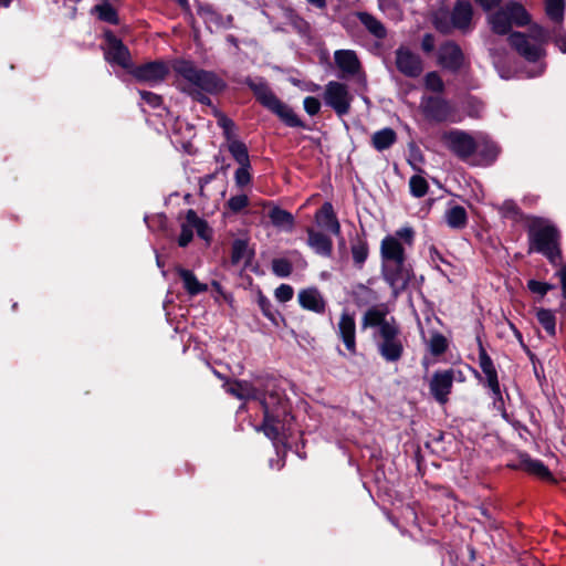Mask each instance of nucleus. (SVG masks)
Instances as JSON below:
<instances>
[{"instance_id": "nucleus-3", "label": "nucleus", "mask_w": 566, "mask_h": 566, "mask_svg": "<svg viewBox=\"0 0 566 566\" xmlns=\"http://www.w3.org/2000/svg\"><path fill=\"white\" fill-rule=\"evenodd\" d=\"M243 83L252 92L255 101L276 115L287 127L310 129L294 111L276 96L266 80L247 77Z\"/></svg>"}, {"instance_id": "nucleus-20", "label": "nucleus", "mask_w": 566, "mask_h": 566, "mask_svg": "<svg viewBox=\"0 0 566 566\" xmlns=\"http://www.w3.org/2000/svg\"><path fill=\"white\" fill-rule=\"evenodd\" d=\"M380 258L382 262L406 261V251L402 243L394 235H386L380 243Z\"/></svg>"}, {"instance_id": "nucleus-22", "label": "nucleus", "mask_w": 566, "mask_h": 566, "mask_svg": "<svg viewBox=\"0 0 566 566\" xmlns=\"http://www.w3.org/2000/svg\"><path fill=\"white\" fill-rule=\"evenodd\" d=\"M255 256V250L249 247L247 239H234L231 244V263L233 265L244 261V266L249 268Z\"/></svg>"}, {"instance_id": "nucleus-4", "label": "nucleus", "mask_w": 566, "mask_h": 566, "mask_svg": "<svg viewBox=\"0 0 566 566\" xmlns=\"http://www.w3.org/2000/svg\"><path fill=\"white\" fill-rule=\"evenodd\" d=\"M488 24L496 35H510L513 28H525L532 23V14L525 6L517 0H507L497 10L488 14Z\"/></svg>"}, {"instance_id": "nucleus-31", "label": "nucleus", "mask_w": 566, "mask_h": 566, "mask_svg": "<svg viewBox=\"0 0 566 566\" xmlns=\"http://www.w3.org/2000/svg\"><path fill=\"white\" fill-rule=\"evenodd\" d=\"M501 153L500 146L492 139L484 138L481 143H478L476 155L480 159V164L483 166H491L499 157Z\"/></svg>"}, {"instance_id": "nucleus-18", "label": "nucleus", "mask_w": 566, "mask_h": 566, "mask_svg": "<svg viewBox=\"0 0 566 566\" xmlns=\"http://www.w3.org/2000/svg\"><path fill=\"white\" fill-rule=\"evenodd\" d=\"M337 335L350 354H356V322L354 314L343 312L337 326Z\"/></svg>"}, {"instance_id": "nucleus-6", "label": "nucleus", "mask_w": 566, "mask_h": 566, "mask_svg": "<svg viewBox=\"0 0 566 566\" xmlns=\"http://www.w3.org/2000/svg\"><path fill=\"white\" fill-rule=\"evenodd\" d=\"M377 352L387 363L399 361L405 353L399 323L392 317V324L382 329H376L373 334Z\"/></svg>"}, {"instance_id": "nucleus-21", "label": "nucleus", "mask_w": 566, "mask_h": 566, "mask_svg": "<svg viewBox=\"0 0 566 566\" xmlns=\"http://www.w3.org/2000/svg\"><path fill=\"white\" fill-rule=\"evenodd\" d=\"M315 220L318 226L325 228L331 233L337 237L340 235V224L331 202L326 201L322 205L315 213Z\"/></svg>"}, {"instance_id": "nucleus-25", "label": "nucleus", "mask_w": 566, "mask_h": 566, "mask_svg": "<svg viewBox=\"0 0 566 566\" xmlns=\"http://www.w3.org/2000/svg\"><path fill=\"white\" fill-rule=\"evenodd\" d=\"M392 324V317L387 318V312L377 306L369 307L361 317V328L382 329Z\"/></svg>"}, {"instance_id": "nucleus-63", "label": "nucleus", "mask_w": 566, "mask_h": 566, "mask_svg": "<svg viewBox=\"0 0 566 566\" xmlns=\"http://www.w3.org/2000/svg\"><path fill=\"white\" fill-rule=\"evenodd\" d=\"M531 34L534 40L545 41L547 38V31L539 24H530Z\"/></svg>"}, {"instance_id": "nucleus-61", "label": "nucleus", "mask_w": 566, "mask_h": 566, "mask_svg": "<svg viewBox=\"0 0 566 566\" xmlns=\"http://www.w3.org/2000/svg\"><path fill=\"white\" fill-rule=\"evenodd\" d=\"M398 240H402L406 244L412 245L415 240V231L410 227L401 228L396 231L395 235Z\"/></svg>"}, {"instance_id": "nucleus-8", "label": "nucleus", "mask_w": 566, "mask_h": 566, "mask_svg": "<svg viewBox=\"0 0 566 566\" xmlns=\"http://www.w3.org/2000/svg\"><path fill=\"white\" fill-rule=\"evenodd\" d=\"M384 281L389 285L395 296L405 292L413 279L412 266L406 261L382 262L380 268Z\"/></svg>"}, {"instance_id": "nucleus-52", "label": "nucleus", "mask_w": 566, "mask_h": 566, "mask_svg": "<svg viewBox=\"0 0 566 566\" xmlns=\"http://www.w3.org/2000/svg\"><path fill=\"white\" fill-rule=\"evenodd\" d=\"M250 169L251 164H249V166H239V168L235 170L234 180L238 187L243 188L251 182L252 176L250 174Z\"/></svg>"}, {"instance_id": "nucleus-19", "label": "nucleus", "mask_w": 566, "mask_h": 566, "mask_svg": "<svg viewBox=\"0 0 566 566\" xmlns=\"http://www.w3.org/2000/svg\"><path fill=\"white\" fill-rule=\"evenodd\" d=\"M297 301L303 310L321 315L326 311L327 303L322 293L315 286L301 290L297 294Z\"/></svg>"}, {"instance_id": "nucleus-24", "label": "nucleus", "mask_w": 566, "mask_h": 566, "mask_svg": "<svg viewBox=\"0 0 566 566\" xmlns=\"http://www.w3.org/2000/svg\"><path fill=\"white\" fill-rule=\"evenodd\" d=\"M337 67L347 75H355L361 65L355 51L337 50L334 54Z\"/></svg>"}, {"instance_id": "nucleus-38", "label": "nucleus", "mask_w": 566, "mask_h": 566, "mask_svg": "<svg viewBox=\"0 0 566 566\" xmlns=\"http://www.w3.org/2000/svg\"><path fill=\"white\" fill-rule=\"evenodd\" d=\"M353 302L356 306L363 307L376 300V293L373 289L363 283H358L352 292Z\"/></svg>"}, {"instance_id": "nucleus-14", "label": "nucleus", "mask_w": 566, "mask_h": 566, "mask_svg": "<svg viewBox=\"0 0 566 566\" xmlns=\"http://www.w3.org/2000/svg\"><path fill=\"white\" fill-rule=\"evenodd\" d=\"M395 65L400 74L409 78H417L423 72L421 56L406 45H400L395 50Z\"/></svg>"}, {"instance_id": "nucleus-48", "label": "nucleus", "mask_w": 566, "mask_h": 566, "mask_svg": "<svg viewBox=\"0 0 566 566\" xmlns=\"http://www.w3.org/2000/svg\"><path fill=\"white\" fill-rule=\"evenodd\" d=\"M250 205L249 197L244 193L232 196L224 205V207L234 214L240 213Z\"/></svg>"}, {"instance_id": "nucleus-7", "label": "nucleus", "mask_w": 566, "mask_h": 566, "mask_svg": "<svg viewBox=\"0 0 566 566\" xmlns=\"http://www.w3.org/2000/svg\"><path fill=\"white\" fill-rule=\"evenodd\" d=\"M473 18V4L469 0H455L450 11L449 21L437 20L434 25L443 34H448L452 30L467 34L474 28Z\"/></svg>"}, {"instance_id": "nucleus-11", "label": "nucleus", "mask_w": 566, "mask_h": 566, "mask_svg": "<svg viewBox=\"0 0 566 566\" xmlns=\"http://www.w3.org/2000/svg\"><path fill=\"white\" fill-rule=\"evenodd\" d=\"M457 375H459L460 380L463 379L462 371L453 368L436 370L433 373L429 382V389L431 396L440 405H444L449 401V395L452 391L453 381L457 379Z\"/></svg>"}, {"instance_id": "nucleus-49", "label": "nucleus", "mask_w": 566, "mask_h": 566, "mask_svg": "<svg viewBox=\"0 0 566 566\" xmlns=\"http://www.w3.org/2000/svg\"><path fill=\"white\" fill-rule=\"evenodd\" d=\"M426 88L434 92L442 93L444 91V83L438 72H428L424 76Z\"/></svg>"}, {"instance_id": "nucleus-16", "label": "nucleus", "mask_w": 566, "mask_h": 566, "mask_svg": "<svg viewBox=\"0 0 566 566\" xmlns=\"http://www.w3.org/2000/svg\"><path fill=\"white\" fill-rule=\"evenodd\" d=\"M421 109L428 120L436 123L447 122L453 113V107L449 101L433 95L422 99Z\"/></svg>"}, {"instance_id": "nucleus-45", "label": "nucleus", "mask_w": 566, "mask_h": 566, "mask_svg": "<svg viewBox=\"0 0 566 566\" xmlns=\"http://www.w3.org/2000/svg\"><path fill=\"white\" fill-rule=\"evenodd\" d=\"M409 189L411 196L415 198H422L427 195L429 185L422 176L413 175L409 180Z\"/></svg>"}, {"instance_id": "nucleus-40", "label": "nucleus", "mask_w": 566, "mask_h": 566, "mask_svg": "<svg viewBox=\"0 0 566 566\" xmlns=\"http://www.w3.org/2000/svg\"><path fill=\"white\" fill-rule=\"evenodd\" d=\"M565 7V0H545V13L555 23L564 21Z\"/></svg>"}, {"instance_id": "nucleus-26", "label": "nucleus", "mask_w": 566, "mask_h": 566, "mask_svg": "<svg viewBox=\"0 0 566 566\" xmlns=\"http://www.w3.org/2000/svg\"><path fill=\"white\" fill-rule=\"evenodd\" d=\"M307 244L314 250L315 253L329 258L333 252L332 239L323 232L315 231L312 228L307 229Z\"/></svg>"}, {"instance_id": "nucleus-46", "label": "nucleus", "mask_w": 566, "mask_h": 566, "mask_svg": "<svg viewBox=\"0 0 566 566\" xmlns=\"http://www.w3.org/2000/svg\"><path fill=\"white\" fill-rule=\"evenodd\" d=\"M272 272L277 277H287L292 274L293 264L285 258H275L271 262Z\"/></svg>"}, {"instance_id": "nucleus-62", "label": "nucleus", "mask_w": 566, "mask_h": 566, "mask_svg": "<svg viewBox=\"0 0 566 566\" xmlns=\"http://www.w3.org/2000/svg\"><path fill=\"white\" fill-rule=\"evenodd\" d=\"M434 48H436L434 35L432 33H426L421 40V50L424 53L430 54L434 51Z\"/></svg>"}, {"instance_id": "nucleus-1", "label": "nucleus", "mask_w": 566, "mask_h": 566, "mask_svg": "<svg viewBox=\"0 0 566 566\" xmlns=\"http://www.w3.org/2000/svg\"><path fill=\"white\" fill-rule=\"evenodd\" d=\"M259 386L247 380L228 382L227 392L240 400H256L263 411L261 430L273 442L281 440V433L293 420L291 405L275 378L258 379Z\"/></svg>"}, {"instance_id": "nucleus-64", "label": "nucleus", "mask_w": 566, "mask_h": 566, "mask_svg": "<svg viewBox=\"0 0 566 566\" xmlns=\"http://www.w3.org/2000/svg\"><path fill=\"white\" fill-rule=\"evenodd\" d=\"M560 280L562 295L566 300V264H560V269L556 272Z\"/></svg>"}, {"instance_id": "nucleus-13", "label": "nucleus", "mask_w": 566, "mask_h": 566, "mask_svg": "<svg viewBox=\"0 0 566 566\" xmlns=\"http://www.w3.org/2000/svg\"><path fill=\"white\" fill-rule=\"evenodd\" d=\"M104 40L107 44V50L104 52L105 60L129 71L133 66L129 49L112 30H105Z\"/></svg>"}, {"instance_id": "nucleus-39", "label": "nucleus", "mask_w": 566, "mask_h": 566, "mask_svg": "<svg viewBox=\"0 0 566 566\" xmlns=\"http://www.w3.org/2000/svg\"><path fill=\"white\" fill-rule=\"evenodd\" d=\"M536 318L549 336L556 335V317L552 310L544 307L537 308Z\"/></svg>"}, {"instance_id": "nucleus-56", "label": "nucleus", "mask_w": 566, "mask_h": 566, "mask_svg": "<svg viewBox=\"0 0 566 566\" xmlns=\"http://www.w3.org/2000/svg\"><path fill=\"white\" fill-rule=\"evenodd\" d=\"M321 106H322V104H321L319 99L315 96H306L303 101L304 111L310 116L317 115L321 111Z\"/></svg>"}, {"instance_id": "nucleus-58", "label": "nucleus", "mask_w": 566, "mask_h": 566, "mask_svg": "<svg viewBox=\"0 0 566 566\" xmlns=\"http://www.w3.org/2000/svg\"><path fill=\"white\" fill-rule=\"evenodd\" d=\"M485 386L492 391L494 405L499 409H503L504 408V399H503V395L501 391L499 379L494 380L492 382H489Z\"/></svg>"}, {"instance_id": "nucleus-55", "label": "nucleus", "mask_w": 566, "mask_h": 566, "mask_svg": "<svg viewBox=\"0 0 566 566\" xmlns=\"http://www.w3.org/2000/svg\"><path fill=\"white\" fill-rule=\"evenodd\" d=\"M218 125L222 128L223 136L228 142L234 138V122L231 118L227 117L226 115H220V117L218 118Z\"/></svg>"}, {"instance_id": "nucleus-44", "label": "nucleus", "mask_w": 566, "mask_h": 566, "mask_svg": "<svg viewBox=\"0 0 566 566\" xmlns=\"http://www.w3.org/2000/svg\"><path fill=\"white\" fill-rule=\"evenodd\" d=\"M448 346L449 344L444 335L439 332L432 334L429 342V350L433 356L439 357L443 355L448 350Z\"/></svg>"}, {"instance_id": "nucleus-29", "label": "nucleus", "mask_w": 566, "mask_h": 566, "mask_svg": "<svg viewBox=\"0 0 566 566\" xmlns=\"http://www.w3.org/2000/svg\"><path fill=\"white\" fill-rule=\"evenodd\" d=\"M283 18L293 28V30L303 38H310L312 33L311 24L298 14L292 7H284Z\"/></svg>"}, {"instance_id": "nucleus-43", "label": "nucleus", "mask_w": 566, "mask_h": 566, "mask_svg": "<svg viewBox=\"0 0 566 566\" xmlns=\"http://www.w3.org/2000/svg\"><path fill=\"white\" fill-rule=\"evenodd\" d=\"M269 217L271 219V222L276 227L282 226H292L294 222V217L291 212L287 210H284L280 207H274L270 212Z\"/></svg>"}, {"instance_id": "nucleus-10", "label": "nucleus", "mask_w": 566, "mask_h": 566, "mask_svg": "<svg viewBox=\"0 0 566 566\" xmlns=\"http://www.w3.org/2000/svg\"><path fill=\"white\" fill-rule=\"evenodd\" d=\"M443 142L450 151L459 159L467 161L478 150V142L472 135L464 130L452 129L446 132L442 136Z\"/></svg>"}, {"instance_id": "nucleus-17", "label": "nucleus", "mask_w": 566, "mask_h": 566, "mask_svg": "<svg viewBox=\"0 0 566 566\" xmlns=\"http://www.w3.org/2000/svg\"><path fill=\"white\" fill-rule=\"evenodd\" d=\"M507 41L513 50L531 63H536L544 53L539 45L530 43L526 34L523 32H512L509 35Z\"/></svg>"}, {"instance_id": "nucleus-54", "label": "nucleus", "mask_w": 566, "mask_h": 566, "mask_svg": "<svg viewBox=\"0 0 566 566\" xmlns=\"http://www.w3.org/2000/svg\"><path fill=\"white\" fill-rule=\"evenodd\" d=\"M193 238V229L192 226L185 219V222L181 224V231L178 237V245L181 248H186Z\"/></svg>"}, {"instance_id": "nucleus-47", "label": "nucleus", "mask_w": 566, "mask_h": 566, "mask_svg": "<svg viewBox=\"0 0 566 566\" xmlns=\"http://www.w3.org/2000/svg\"><path fill=\"white\" fill-rule=\"evenodd\" d=\"M408 164L415 171H422L419 167L420 164L424 163V156L415 142L408 144Z\"/></svg>"}, {"instance_id": "nucleus-12", "label": "nucleus", "mask_w": 566, "mask_h": 566, "mask_svg": "<svg viewBox=\"0 0 566 566\" xmlns=\"http://www.w3.org/2000/svg\"><path fill=\"white\" fill-rule=\"evenodd\" d=\"M171 69V62L156 60L144 64L132 66L129 73L140 83L158 84L166 80Z\"/></svg>"}, {"instance_id": "nucleus-59", "label": "nucleus", "mask_w": 566, "mask_h": 566, "mask_svg": "<svg viewBox=\"0 0 566 566\" xmlns=\"http://www.w3.org/2000/svg\"><path fill=\"white\" fill-rule=\"evenodd\" d=\"M140 98L153 108H157L163 104V97L149 91H139Z\"/></svg>"}, {"instance_id": "nucleus-50", "label": "nucleus", "mask_w": 566, "mask_h": 566, "mask_svg": "<svg viewBox=\"0 0 566 566\" xmlns=\"http://www.w3.org/2000/svg\"><path fill=\"white\" fill-rule=\"evenodd\" d=\"M527 289L533 294H538L541 298H543L551 290L555 289V285L548 282H541L537 280H528L527 281Z\"/></svg>"}, {"instance_id": "nucleus-37", "label": "nucleus", "mask_w": 566, "mask_h": 566, "mask_svg": "<svg viewBox=\"0 0 566 566\" xmlns=\"http://www.w3.org/2000/svg\"><path fill=\"white\" fill-rule=\"evenodd\" d=\"M228 143V150L232 158L239 164V166H249L251 163L247 145L235 138L229 140Z\"/></svg>"}, {"instance_id": "nucleus-2", "label": "nucleus", "mask_w": 566, "mask_h": 566, "mask_svg": "<svg viewBox=\"0 0 566 566\" xmlns=\"http://www.w3.org/2000/svg\"><path fill=\"white\" fill-rule=\"evenodd\" d=\"M528 242V254L535 252L547 259L551 265L558 266L563 262L562 231L549 219L536 216L525 224Z\"/></svg>"}, {"instance_id": "nucleus-57", "label": "nucleus", "mask_w": 566, "mask_h": 566, "mask_svg": "<svg viewBox=\"0 0 566 566\" xmlns=\"http://www.w3.org/2000/svg\"><path fill=\"white\" fill-rule=\"evenodd\" d=\"M275 297L281 303H286L293 298L294 290L289 284H281L275 289Z\"/></svg>"}, {"instance_id": "nucleus-33", "label": "nucleus", "mask_w": 566, "mask_h": 566, "mask_svg": "<svg viewBox=\"0 0 566 566\" xmlns=\"http://www.w3.org/2000/svg\"><path fill=\"white\" fill-rule=\"evenodd\" d=\"M476 340L479 344V366L485 376L484 385H486L499 379L497 371L492 358L484 348L481 338L478 337Z\"/></svg>"}, {"instance_id": "nucleus-28", "label": "nucleus", "mask_w": 566, "mask_h": 566, "mask_svg": "<svg viewBox=\"0 0 566 566\" xmlns=\"http://www.w3.org/2000/svg\"><path fill=\"white\" fill-rule=\"evenodd\" d=\"M176 273L182 281L184 289L190 296H196L208 291V285L199 282L191 270L177 265Z\"/></svg>"}, {"instance_id": "nucleus-36", "label": "nucleus", "mask_w": 566, "mask_h": 566, "mask_svg": "<svg viewBox=\"0 0 566 566\" xmlns=\"http://www.w3.org/2000/svg\"><path fill=\"white\" fill-rule=\"evenodd\" d=\"M396 142L397 134L390 127H385L380 130H377L371 136V145L378 151L390 148Z\"/></svg>"}, {"instance_id": "nucleus-41", "label": "nucleus", "mask_w": 566, "mask_h": 566, "mask_svg": "<svg viewBox=\"0 0 566 566\" xmlns=\"http://www.w3.org/2000/svg\"><path fill=\"white\" fill-rule=\"evenodd\" d=\"M256 303L262 314L273 324L279 325L276 317L280 315V313L276 308H274L270 298L261 290L258 291Z\"/></svg>"}, {"instance_id": "nucleus-23", "label": "nucleus", "mask_w": 566, "mask_h": 566, "mask_svg": "<svg viewBox=\"0 0 566 566\" xmlns=\"http://www.w3.org/2000/svg\"><path fill=\"white\" fill-rule=\"evenodd\" d=\"M350 253L354 266L361 270L369 255V245L364 230L361 234L356 233L355 238L350 239Z\"/></svg>"}, {"instance_id": "nucleus-32", "label": "nucleus", "mask_w": 566, "mask_h": 566, "mask_svg": "<svg viewBox=\"0 0 566 566\" xmlns=\"http://www.w3.org/2000/svg\"><path fill=\"white\" fill-rule=\"evenodd\" d=\"M500 212L503 218L510 219L515 223L523 222L524 226L530 224L531 219L536 217L533 214L524 213L517 203L512 199L503 201L502 206L500 207Z\"/></svg>"}, {"instance_id": "nucleus-42", "label": "nucleus", "mask_w": 566, "mask_h": 566, "mask_svg": "<svg viewBox=\"0 0 566 566\" xmlns=\"http://www.w3.org/2000/svg\"><path fill=\"white\" fill-rule=\"evenodd\" d=\"M94 11L101 21L107 22L113 25L119 24V17L117 10L108 2L96 4Z\"/></svg>"}, {"instance_id": "nucleus-51", "label": "nucleus", "mask_w": 566, "mask_h": 566, "mask_svg": "<svg viewBox=\"0 0 566 566\" xmlns=\"http://www.w3.org/2000/svg\"><path fill=\"white\" fill-rule=\"evenodd\" d=\"M197 14L203 19L205 23L208 24L211 18L216 17L217 9L208 2H201L199 0H195Z\"/></svg>"}, {"instance_id": "nucleus-5", "label": "nucleus", "mask_w": 566, "mask_h": 566, "mask_svg": "<svg viewBox=\"0 0 566 566\" xmlns=\"http://www.w3.org/2000/svg\"><path fill=\"white\" fill-rule=\"evenodd\" d=\"M171 69L177 76L208 94H219L227 88V83L217 73L198 69L191 60L174 59Z\"/></svg>"}, {"instance_id": "nucleus-9", "label": "nucleus", "mask_w": 566, "mask_h": 566, "mask_svg": "<svg viewBox=\"0 0 566 566\" xmlns=\"http://www.w3.org/2000/svg\"><path fill=\"white\" fill-rule=\"evenodd\" d=\"M323 99L338 117H343L350 112L353 95L349 93L348 86L342 82L329 81L325 85Z\"/></svg>"}, {"instance_id": "nucleus-27", "label": "nucleus", "mask_w": 566, "mask_h": 566, "mask_svg": "<svg viewBox=\"0 0 566 566\" xmlns=\"http://www.w3.org/2000/svg\"><path fill=\"white\" fill-rule=\"evenodd\" d=\"M353 15L359 20L365 29L376 39L384 40L387 36V29L384 23L367 11H355Z\"/></svg>"}, {"instance_id": "nucleus-15", "label": "nucleus", "mask_w": 566, "mask_h": 566, "mask_svg": "<svg viewBox=\"0 0 566 566\" xmlns=\"http://www.w3.org/2000/svg\"><path fill=\"white\" fill-rule=\"evenodd\" d=\"M464 61V53L455 41L447 40L440 44L437 62L443 70L457 74L463 67Z\"/></svg>"}, {"instance_id": "nucleus-53", "label": "nucleus", "mask_w": 566, "mask_h": 566, "mask_svg": "<svg viewBox=\"0 0 566 566\" xmlns=\"http://www.w3.org/2000/svg\"><path fill=\"white\" fill-rule=\"evenodd\" d=\"M182 92L186 93L187 95H189L195 102L200 103L201 105H206V106L212 105L211 98L207 94H205L206 92H203L201 90H198L195 87H189V88H182Z\"/></svg>"}, {"instance_id": "nucleus-60", "label": "nucleus", "mask_w": 566, "mask_h": 566, "mask_svg": "<svg viewBox=\"0 0 566 566\" xmlns=\"http://www.w3.org/2000/svg\"><path fill=\"white\" fill-rule=\"evenodd\" d=\"M485 13H492L503 3V0H473Z\"/></svg>"}, {"instance_id": "nucleus-34", "label": "nucleus", "mask_w": 566, "mask_h": 566, "mask_svg": "<svg viewBox=\"0 0 566 566\" xmlns=\"http://www.w3.org/2000/svg\"><path fill=\"white\" fill-rule=\"evenodd\" d=\"M186 220L192 226V229L196 230L200 239L210 243L212 240V229L205 219L200 218L193 209H189L186 213Z\"/></svg>"}, {"instance_id": "nucleus-30", "label": "nucleus", "mask_w": 566, "mask_h": 566, "mask_svg": "<svg viewBox=\"0 0 566 566\" xmlns=\"http://www.w3.org/2000/svg\"><path fill=\"white\" fill-rule=\"evenodd\" d=\"M523 458V471L533 474L544 481L556 482L553 473L549 471L548 467L544 464L543 461L538 459H532L527 452H524Z\"/></svg>"}, {"instance_id": "nucleus-35", "label": "nucleus", "mask_w": 566, "mask_h": 566, "mask_svg": "<svg viewBox=\"0 0 566 566\" xmlns=\"http://www.w3.org/2000/svg\"><path fill=\"white\" fill-rule=\"evenodd\" d=\"M446 222L449 228L462 230L468 224V213L464 207L455 205L446 211Z\"/></svg>"}]
</instances>
